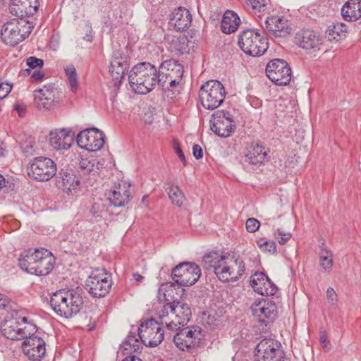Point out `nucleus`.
Returning <instances> with one entry per match:
<instances>
[{"mask_svg": "<svg viewBox=\"0 0 361 361\" xmlns=\"http://www.w3.org/2000/svg\"><path fill=\"white\" fill-rule=\"evenodd\" d=\"M202 267L209 272H214L222 281H235L245 274V266L240 257L221 255L217 252L206 254L202 260Z\"/></svg>", "mask_w": 361, "mask_h": 361, "instance_id": "obj_1", "label": "nucleus"}, {"mask_svg": "<svg viewBox=\"0 0 361 361\" xmlns=\"http://www.w3.org/2000/svg\"><path fill=\"white\" fill-rule=\"evenodd\" d=\"M83 304L81 289L60 290L52 294L50 305L54 312L64 318L77 314Z\"/></svg>", "mask_w": 361, "mask_h": 361, "instance_id": "obj_2", "label": "nucleus"}, {"mask_svg": "<svg viewBox=\"0 0 361 361\" xmlns=\"http://www.w3.org/2000/svg\"><path fill=\"white\" fill-rule=\"evenodd\" d=\"M132 90L137 94H146L158 85V71L150 63L143 62L134 66L128 75Z\"/></svg>", "mask_w": 361, "mask_h": 361, "instance_id": "obj_3", "label": "nucleus"}, {"mask_svg": "<svg viewBox=\"0 0 361 361\" xmlns=\"http://www.w3.org/2000/svg\"><path fill=\"white\" fill-rule=\"evenodd\" d=\"M36 331V326L27 322L23 310H15L1 326V332L11 340H22Z\"/></svg>", "mask_w": 361, "mask_h": 361, "instance_id": "obj_4", "label": "nucleus"}, {"mask_svg": "<svg viewBox=\"0 0 361 361\" xmlns=\"http://www.w3.org/2000/svg\"><path fill=\"white\" fill-rule=\"evenodd\" d=\"M183 75V67L176 60H166L159 66L158 85L163 90L173 92L180 86Z\"/></svg>", "mask_w": 361, "mask_h": 361, "instance_id": "obj_5", "label": "nucleus"}, {"mask_svg": "<svg viewBox=\"0 0 361 361\" xmlns=\"http://www.w3.org/2000/svg\"><path fill=\"white\" fill-rule=\"evenodd\" d=\"M238 45L245 54L252 56H260L268 49V39L259 30L247 29L238 35Z\"/></svg>", "mask_w": 361, "mask_h": 361, "instance_id": "obj_6", "label": "nucleus"}, {"mask_svg": "<svg viewBox=\"0 0 361 361\" xmlns=\"http://www.w3.org/2000/svg\"><path fill=\"white\" fill-rule=\"evenodd\" d=\"M226 91L218 80H209L202 85L199 97L202 106L209 110L219 107L224 101Z\"/></svg>", "mask_w": 361, "mask_h": 361, "instance_id": "obj_7", "label": "nucleus"}, {"mask_svg": "<svg viewBox=\"0 0 361 361\" xmlns=\"http://www.w3.org/2000/svg\"><path fill=\"white\" fill-rule=\"evenodd\" d=\"M111 276L104 269L92 271L86 281L87 290L94 298H102L111 288Z\"/></svg>", "mask_w": 361, "mask_h": 361, "instance_id": "obj_8", "label": "nucleus"}, {"mask_svg": "<svg viewBox=\"0 0 361 361\" xmlns=\"http://www.w3.org/2000/svg\"><path fill=\"white\" fill-rule=\"evenodd\" d=\"M142 343L148 347L159 345L164 338V331L160 324L151 319L142 322L137 330Z\"/></svg>", "mask_w": 361, "mask_h": 361, "instance_id": "obj_9", "label": "nucleus"}, {"mask_svg": "<svg viewBox=\"0 0 361 361\" xmlns=\"http://www.w3.org/2000/svg\"><path fill=\"white\" fill-rule=\"evenodd\" d=\"M281 343L271 338H264L256 347L255 361H283Z\"/></svg>", "mask_w": 361, "mask_h": 361, "instance_id": "obj_10", "label": "nucleus"}, {"mask_svg": "<svg viewBox=\"0 0 361 361\" xmlns=\"http://www.w3.org/2000/svg\"><path fill=\"white\" fill-rule=\"evenodd\" d=\"M265 71L267 76L277 85H286L291 80V68L283 59L271 60L267 64Z\"/></svg>", "mask_w": 361, "mask_h": 361, "instance_id": "obj_11", "label": "nucleus"}, {"mask_svg": "<svg viewBox=\"0 0 361 361\" xmlns=\"http://www.w3.org/2000/svg\"><path fill=\"white\" fill-rule=\"evenodd\" d=\"M56 173V165L49 158L39 157L35 158L28 168L27 174L30 177L39 180L47 181Z\"/></svg>", "mask_w": 361, "mask_h": 361, "instance_id": "obj_12", "label": "nucleus"}, {"mask_svg": "<svg viewBox=\"0 0 361 361\" xmlns=\"http://www.w3.org/2000/svg\"><path fill=\"white\" fill-rule=\"evenodd\" d=\"M203 336L201 327L191 326L178 331L173 336V341L177 348L185 350L198 345Z\"/></svg>", "mask_w": 361, "mask_h": 361, "instance_id": "obj_13", "label": "nucleus"}, {"mask_svg": "<svg viewBox=\"0 0 361 361\" xmlns=\"http://www.w3.org/2000/svg\"><path fill=\"white\" fill-rule=\"evenodd\" d=\"M211 130L221 137H228L235 129V123L229 112L217 111L210 119Z\"/></svg>", "mask_w": 361, "mask_h": 361, "instance_id": "obj_14", "label": "nucleus"}, {"mask_svg": "<svg viewBox=\"0 0 361 361\" xmlns=\"http://www.w3.org/2000/svg\"><path fill=\"white\" fill-rule=\"evenodd\" d=\"M104 137L103 132L92 128L80 131L76 141L80 148L89 152H97L104 146Z\"/></svg>", "mask_w": 361, "mask_h": 361, "instance_id": "obj_15", "label": "nucleus"}, {"mask_svg": "<svg viewBox=\"0 0 361 361\" xmlns=\"http://www.w3.org/2000/svg\"><path fill=\"white\" fill-rule=\"evenodd\" d=\"M34 101L39 110H49L56 106L60 99L54 85H47L34 91Z\"/></svg>", "mask_w": 361, "mask_h": 361, "instance_id": "obj_16", "label": "nucleus"}, {"mask_svg": "<svg viewBox=\"0 0 361 361\" xmlns=\"http://www.w3.org/2000/svg\"><path fill=\"white\" fill-rule=\"evenodd\" d=\"M250 310L257 321L264 325L273 322L278 313L275 303L269 300H255Z\"/></svg>", "mask_w": 361, "mask_h": 361, "instance_id": "obj_17", "label": "nucleus"}, {"mask_svg": "<svg viewBox=\"0 0 361 361\" xmlns=\"http://www.w3.org/2000/svg\"><path fill=\"white\" fill-rule=\"evenodd\" d=\"M46 343L40 337L31 334L24 338L22 350L30 361H41L46 353Z\"/></svg>", "mask_w": 361, "mask_h": 361, "instance_id": "obj_18", "label": "nucleus"}, {"mask_svg": "<svg viewBox=\"0 0 361 361\" xmlns=\"http://www.w3.org/2000/svg\"><path fill=\"white\" fill-rule=\"evenodd\" d=\"M31 30L21 33L20 24L18 20L6 23L2 27L1 36L6 44L15 46L27 37Z\"/></svg>", "mask_w": 361, "mask_h": 361, "instance_id": "obj_19", "label": "nucleus"}, {"mask_svg": "<svg viewBox=\"0 0 361 361\" xmlns=\"http://www.w3.org/2000/svg\"><path fill=\"white\" fill-rule=\"evenodd\" d=\"M94 159L81 157L78 163V173L85 184L93 185L99 177V167Z\"/></svg>", "mask_w": 361, "mask_h": 361, "instance_id": "obj_20", "label": "nucleus"}, {"mask_svg": "<svg viewBox=\"0 0 361 361\" xmlns=\"http://www.w3.org/2000/svg\"><path fill=\"white\" fill-rule=\"evenodd\" d=\"M73 142V134L68 128L52 130L49 133V145L56 150L68 149Z\"/></svg>", "mask_w": 361, "mask_h": 361, "instance_id": "obj_21", "label": "nucleus"}, {"mask_svg": "<svg viewBox=\"0 0 361 361\" xmlns=\"http://www.w3.org/2000/svg\"><path fill=\"white\" fill-rule=\"evenodd\" d=\"M174 310L171 313V320H170V329L173 331L180 329V326H184L190 319L192 312L188 305L180 301H173Z\"/></svg>", "mask_w": 361, "mask_h": 361, "instance_id": "obj_22", "label": "nucleus"}, {"mask_svg": "<svg viewBox=\"0 0 361 361\" xmlns=\"http://www.w3.org/2000/svg\"><path fill=\"white\" fill-rule=\"evenodd\" d=\"M250 285L253 290L262 295L271 296L277 290V286L264 273H255L250 279Z\"/></svg>", "mask_w": 361, "mask_h": 361, "instance_id": "obj_23", "label": "nucleus"}, {"mask_svg": "<svg viewBox=\"0 0 361 361\" xmlns=\"http://www.w3.org/2000/svg\"><path fill=\"white\" fill-rule=\"evenodd\" d=\"M297 44L304 49H319L322 44V36L311 30H302L295 36Z\"/></svg>", "mask_w": 361, "mask_h": 361, "instance_id": "obj_24", "label": "nucleus"}, {"mask_svg": "<svg viewBox=\"0 0 361 361\" xmlns=\"http://www.w3.org/2000/svg\"><path fill=\"white\" fill-rule=\"evenodd\" d=\"M263 27L275 37L287 36L291 31L286 19L275 16L267 17Z\"/></svg>", "mask_w": 361, "mask_h": 361, "instance_id": "obj_25", "label": "nucleus"}, {"mask_svg": "<svg viewBox=\"0 0 361 361\" xmlns=\"http://www.w3.org/2000/svg\"><path fill=\"white\" fill-rule=\"evenodd\" d=\"M54 257L48 250L43 248L39 257L36 260V264L32 270L33 274L37 276H45L49 274L54 267Z\"/></svg>", "mask_w": 361, "mask_h": 361, "instance_id": "obj_26", "label": "nucleus"}, {"mask_svg": "<svg viewBox=\"0 0 361 361\" xmlns=\"http://www.w3.org/2000/svg\"><path fill=\"white\" fill-rule=\"evenodd\" d=\"M43 248H36L34 251L32 249L24 250L18 258V263L20 267L25 271L32 274L34 267L36 264V260L37 257H39V255Z\"/></svg>", "mask_w": 361, "mask_h": 361, "instance_id": "obj_27", "label": "nucleus"}, {"mask_svg": "<svg viewBox=\"0 0 361 361\" xmlns=\"http://www.w3.org/2000/svg\"><path fill=\"white\" fill-rule=\"evenodd\" d=\"M170 20L176 30H185L190 25L192 16L187 8L178 7L172 13Z\"/></svg>", "mask_w": 361, "mask_h": 361, "instance_id": "obj_28", "label": "nucleus"}, {"mask_svg": "<svg viewBox=\"0 0 361 361\" xmlns=\"http://www.w3.org/2000/svg\"><path fill=\"white\" fill-rule=\"evenodd\" d=\"M60 174L59 187L68 195H75L80 190L79 179L75 175L68 172Z\"/></svg>", "mask_w": 361, "mask_h": 361, "instance_id": "obj_29", "label": "nucleus"}, {"mask_svg": "<svg viewBox=\"0 0 361 361\" xmlns=\"http://www.w3.org/2000/svg\"><path fill=\"white\" fill-rule=\"evenodd\" d=\"M266 157L267 152L264 147L257 144H252L247 148L244 161L248 164L256 165L265 161Z\"/></svg>", "mask_w": 361, "mask_h": 361, "instance_id": "obj_30", "label": "nucleus"}, {"mask_svg": "<svg viewBox=\"0 0 361 361\" xmlns=\"http://www.w3.org/2000/svg\"><path fill=\"white\" fill-rule=\"evenodd\" d=\"M201 276V269L198 265L192 262L188 270L176 281V283L181 286H189L195 284Z\"/></svg>", "mask_w": 361, "mask_h": 361, "instance_id": "obj_31", "label": "nucleus"}, {"mask_svg": "<svg viewBox=\"0 0 361 361\" xmlns=\"http://www.w3.org/2000/svg\"><path fill=\"white\" fill-rule=\"evenodd\" d=\"M341 14L347 21L356 20L361 17V0H348L341 8Z\"/></svg>", "mask_w": 361, "mask_h": 361, "instance_id": "obj_32", "label": "nucleus"}, {"mask_svg": "<svg viewBox=\"0 0 361 361\" xmlns=\"http://www.w3.org/2000/svg\"><path fill=\"white\" fill-rule=\"evenodd\" d=\"M189 40L185 35L173 36L169 41V50L176 56L189 52Z\"/></svg>", "mask_w": 361, "mask_h": 361, "instance_id": "obj_33", "label": "nucleus"}, {"mask_svg": "<svg viewBox=\"0 0 361 361\" xmlns=\"http://www.w3.org/2000/svg\"><path fill=\"white\" fill-rule=\"evenodd\" d=\"M240 23V18L235 12L226 11L221 22V30L224 33L231 34L238 29Z\"/></svg>", "mask_w": 361, "mask_h": 361, "instance_id": "obj_34", "label": "nucleus"}, {"mask_svg": "<svg viewBox=\"0 0 361 361\" xmlns=\"http://www.w3.org/2000/svg\"><path fill=\"white\" fill-rule=\"evenodd\" d=\"M130 196L128 186L123 185L111 191L109 200L114 207H123L129 202Z\"/></svg>", "mask_w": 361, "mask_h": 361, "instance_id": "obj_35", "label": "nucleus"}, {"mask_svg": "<svg viewBox=\"0 0 361 361\" xmlns=\"http://www.w3.org/2000/svg\"><path fill=\"white\" fill-rule=\"evenodd\" d=\"M319 247V259L321 270L324 272L330 273L332 271L334 264L333 253L326 247L324 241L320 245Z\"/></svg>", "mask_w": 361, "mask_h": 361, "instance_id": "obj_36", "label": "nucleus"}, {"mask_svg": "<svg viewBox=\"0 0 361 361\" xmlns=\"http://www.w3.org/2000/svg\"><path fill=\"white\" fill-rule=\"evenodd\" d=\"M347 27L344 23H336L330 25L326 30V36L329 41H339L345 38Z\"/></svg>", "mask_w": 361, "mask_h": 361, "instance_id": "obj_37", "label": "nucleus"}, {"mask_svg": "<svg viewBox=\"0 0 361 361\" xmlns=\"http://www.w3.org/2000/svg\"><path fill=\"white\" fill-rule=\"evenodd\" d=\"M168 185L166 191L172 204L178 207H182L185 202L183 191L178 186L174 185L173 183H169Z\"/></svg>", "mask_w": 361, "mask_h": 361, "instance_id": "obj_38", "label": "nucleus"}, {"mask_svg": "<svg viewBox=\"0 0 361 361\" xmlns=\"http://www.w3.org/2000/svg\"><path fill=\"white\" fill-rule=\"evenodd\" d=\"M121 348L126 351V354H130L132 352H140L142 346L135 334H129L121 345Z\"/></svg>", "mask_w": 361, "mask_h": 361, "instance_id": "obj_39", "label": "nucleus"}, {"mask_svg": "<svg viewBox=\"0 0 361 361\" xmlns=\"http://www.w3.org/2000/svg\"><path fill=\"white\" fill-rule=\"evenodd\" d=\"M174 310L173 302L166 303L159 313L161 324H164L168 330L170 329V320H171V313Z\"/></svg>", "mask_w": 361, "mask_h": 361, "instance_id": "obj_40", "label": "nucleus"}, {"mask_svg": "<svg viewBox=\"0 0 361 361\" xmlns=\"http://www.w3.org/2000/svg\"><path fill=\"white\" fill-rule=\"evenodd\" d=\"M64 71L68 79V82L72 92H76L78 86L76 69L73 64L67 65L64 67Z\"/></svg>", "mask_w": 361, "mask_h": 361, "instance_id": "obj_41", "label": "nucleus"}, {"mask_svg": "<svg viewBox=\"0 0 361 361\" xmlns=\"http://www.w3.org/2000/svg\"><path fill=\"white\" fill-rule=\"evenodd\" d=\"M110 65L117 68L122 67V68L126 70H127L129 66L127 56L121 54L119 51L114 53Z\"/></svg>", "mask_w": 361, "mask_h": 361, "instance_id": "obj_42", "label": "nucleus"}, {"mask_svg": "<svg viewBox=\"0 0 361 361\" xmlns=\"http://www.w3.org/2000/svg\"><path fill=\"white\" fill-rule=\"evenodd\" d=\"M106 209L102 200L95 202L91 207L90 213L94 218H101Z\"/></svg>", "mask_w": 361, "mask_h": 361, "instance_id": "obj_43", "label": "nucleus"}, {"mask_svg": "<svg viewBox=\"0 0 361 361\" xmlns=\"http://www.w3.org/2000/svg\"><path fill=\"white\" fill-rule=\"evenodd\" d=\"M192 262H183L175 267L171 271V276L174 282L179 279V276H181L188 270L189 267Z\"/></svg>", "mask_w": 361, "mask_h": 361, "instance_id": "obj_44", "label": "nucleus"}, {"mask_svg": "<svg viewBox=\"0 0 361 361\" xmlns=\"http://www.w3.org/2000/svg\"><path fill=\"white\" fill-rule=\"evenodd\" d=\"M26 64L29 68L25 69V72L29 75L30 74L31 69L42 68L44 66V61L35 56H30L26 59Z\"/></svg>", "mask_w": 361, "mask_h": 361, "instance_id": "obj_45", "label": "nucleus"}, {"mask_svg": "<svg viewBox=\"0 0 361 361\" xmlns=\"http://www.w3.org/2000/svg\"><path fill=\"white\" fill-rule=\"evenodd\" d=\"M245 2L256 11L264 12L267 9L268 0H245Z\"/></svg>", "mask_w": 361, "mask_h": 361, "instance_id": "obj_46", "label": "nucleus"}, {"mask_svg": "<svg viewBox=\"0 0 361 361\" xmlns=\"http://www.w3.org/2000/svg\"><path fill=\"white\" fill-rule=\"evenodd\" d=\"M126 69L117 67H114V66L110 65L109 66V73L111 75L113 79L115 80V84L120 83L124 78Z\"/></svg>", "mask_w": 361, "mask_h": 361, "instance_id": "obj_47", "label": "nucleus"}, {"mask_svg": "<svg viewBox=\"0 0 361 361\" xmlns=\"http://www.w3.org/2000/svg\"><path fill=\"white\" fill-rule=\"evenodd\" d=\"M275 238L278 240L281 245L286 243L291 238V233L289 232H285L281 229L278 228L274 233Z\"/></svg>", "mask_w": 361, "mask_h": 361, "instance_id": "obj_48", "label": "nucleus"}, {"mask_svg": "<svg viewBox=\"0 0 361 361\" xmlns=\"http://www.w3.org/2000/svg\"><path fill=\"white\" fill-rule=\"evenodd\" d=\"M245 226L248 232L254 233L259 229L260 222L255 218H249L246 221Z\"/></svg>", "mask_w": 361, "mask_h": 361, "instance_id": "obj_49", "label": "nucleus"}, {"mask_svg": "<svg viewBox=\"0 0 361 361\" xmlns=\"http://www.w3.org/2000/svg\"><path fill=\"white\" fill-rule=\"evenodd\" d=\"M263 251L268 252L271 254L276 252V245L274 241H265L259 245Z\"/></svg>", "mask_w": 361, "mask_h": 361, "instance_id": "obj_50", "label": "nucleus"}, {"mask_svg": "<svg viewBox=\"0 0 361 361\" xmlns=\"http://www.w3.org/2000/svg\"><path fill=\"white\" fill-rule=\"evenodd\" d=\"M326 298L328 302L332 305H335L338 301L337 294L336 293L334 289L331 287L327 288Z\"/></svg>", "mask_w": 361, "mask_h": 361, "instance_id": "obj_51", "label": "nucleus"}, {"mask_svg": "<svg viewBox=\"0 0 361 361\" xmlns=\"http://www.w3.org/2000/svg\"><path fill=\"white\" fill-rule=\"evenodd\" d=\"M11 90V86L8 83H0V99L6 97Z\"/></svg>", "mask_w": 361, "mask_h": 361, "instance_id": "obj_52", "label": "nucleus"}, {"mask_svg": "<svg viewBox=\"0 0 361 361\" xmlns=\"http://www.w3.org/2000/svg\"><path fill=\"white\" fill-rule=\"evenodd\" d=\"M193 156L197 159H200L203 157V152L202 147L199 145H194L192 147Z\"/></svg>", "mask_w": 361, "mask_h": 361, "instance_id": "obj_53", "label": "nucleus"}, {"mask_svg": "<svg viewBox=\"0 0 361 361\" xmlns=\"http://www.w3.org/2000/svg\"><path fill=\"white\" fill-rule=\"evenodd\" d=\"M173 147L175 149V151H176L178 157H179V159L181 160V161L185 165L186 163V160H185V157L184 156V154H183L180 147L179 146V145L177 142H174Z\"/></svg>", "mask_w": 361, "mask_h": 361, "instance_id": "obj_54", "label": "nucleus"}, {"mask_svg": "<svg viewBox=\"0 0 361 361\" xmlns=\"http://www.w3.org/2000/svg\"><path fill=\"white\" fill-rule=\"evenodd\" d=\"M11 300L6 295L0 293V308H6L9 306Z\"/></svg>", "mask_w": 361, "mask_h": 361, "instance_id": "obj_55", "label": "nucleus"}, {"mask_svg": "<svg viewBox=\"0 0 361 361\" xmlns=\"http://www.w3.org/2000/svg\"><path fill=\"white\" fill-rule=\"evenodd\" d=\"M44 72L38 70V71H35L32 73L31 78L34 81L38 82V81H41L42 80V78H44Z\"/></svg>", "mask_w": 361, "mask_h": 361, "instance_id": "obj_56", "label": "nucleus"}, {"mask_svg": "<svg viewBox=\"0 0 361 361\" xmlns=\"http://www.w3.org/2000/svg\"><path fill=\"white\" fill-rule=\"evenodd\" d=\"M133 277L134 280H135L137 282H142L144 280V277L137 272L134 273L133 274Z\"/></svg>", "mask_w": 361, "mask_h": 361, "instance_id": "obj_57", "label": "nucleus"}, {"mask_svg": "<svg viewBox=\"0 0 361 361\" xmlns=\"http://www.w3.org/2000/svg\"><path fill=\"white\" fill-rule=\"evenodd\" d=\"M122 361H142V360L135 355H132V356H128V357H126Z\"/></svg>", "mask_w": 361, "mask_h": 361, "instance_id": "obj_58", "label": "nucleus"}, {"mask_svg": "<svg viewBox=\"0 0 361 361\" xmlns=\"http://www.w3.org/2000/svg\"><path fill=\"white\" fill-rule=\"evenodd\" d=\"M18 10L19 8L18 6H14L13 5L10 6L11 13L16 16H19Z\"/></svg>", "mask_w": 361, "mask_h": 361, "instance_id": "obj_59", "label": "nucleus"}, {"mask_svg": "<svg viewBox=\"0 0 361 361\" xmlns=\"http://www.w3.org/2000/svg\"><path fill=\"white\" fill-rule=\"evenodd\" d=\"M15 109L18 111L20 116H22L25 113V109L20 107L19 105H16Z\"/></svg>", "mask_w": 361, "mask_h": 361, "instance_id": "obj_60", "label": "nucleus"}, {"mask_svg": "<svg viewBox=\"0 0 361 361\" xmlns=\"http://www.w3.org/2000/svg\"><path fill=\"white\" fill-rule=\"evenodd\" d=\"M92 39H93V36L92 35V31L90 32L89 34H87L85 37H84V39H85L86 41L87 42H92Z\"/></svg>", "mask_w": 361, "mask_h": 361, "instance_id": "obj_61", "label": "nucleus"}, {"mask_svg": "<svg viewBox=\"0 0 361 361\" xmlns=\"http://www.w3.org/2000/svg\"><path fill=\"white\" fill-rule=\"evenodd\" d=\"M5 185V178L2 175L0 174V188Z\"/></svg>", "mask_w": 361, "mask_h": 361, "instance_id": "obj_62", "label": "nucleus"}, {"mask_svg": "<svg viewBox=\"0 0 361 361\" xmlns=\"http://www.w3.org/2000/svg\"><path fill=\"white\" fill-rule=\"evenodd\" d=\"M326 339H327V338H326V336L325 335L320 336V338H319V340H320V341H321L322 343H324V342H326Z\"/></svg>", "mask_w": 361, "mask_h": 361, "instance_id": "obj_63", "label": "nucleus"}, {"mask_svg": "<svg viewBox=\"0 0 361 361\" xmlns=\"http://www.w3.org/2000/svg\"><path fill=\"white\" fill-rule=\"evenodd\" d=\"M13 5L18 7V4L21 2V0H12Z\"/></svg>", "mask_w": 361, "mask_h": 361, "instance_id": "obj_64", "label": "nucleus"}]
</instances>
